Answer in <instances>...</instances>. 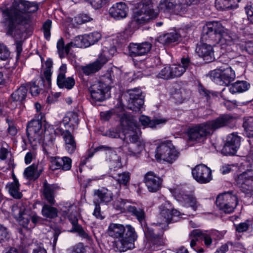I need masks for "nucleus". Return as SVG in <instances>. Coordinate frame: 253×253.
<instances>
[{"instance_id":"53","label":"nucleus","mask_w":253,"mask_h":253,"mask_svg":"<svg viewBox=\"0 0 253 253\" xmlns=\"http://www.w3.org/2000/svg\"><path fill=\"white\" fill-rule=\"evenodd\" d=\"M84 36L86 40L89 42V46L97 42L101 37L100 33H89L84 34Z\"/></svg>"},{"instance_id":"33","label":"nucleus","mask_w":253,"mask_h":253,"mask_svg":"<svg viewBox=\"0 0 253 253\" xmlns=\"http://www.w3.org/2000/svg\"><path fill=\"white\" fill-rule=\"evenodd\" d=\"M12 178L13 181L8 183L6 185V187L8 189L12 197L15 199H20L22 196V194L19 191V183L18 180L14 174H12Z\"/></svg>"},{"instance_id":"24","label":"nucleus","mask_w":253,"mask_h":253,"mask_svg":"<svg viewBox=\"0 0 253 253\" xmlns=\"http://www.w3.org/2000/svg\"><path fill=\"white\" fill-rule=\"evenodd\" d=\"M191 64L189 57H183L181 63L178 64H173L169 66L171 72L172 78L181 76Z\"/></svg>"},{"instance_id":"28","label":"nucleus","mask_w":253,"mask_h":253,"mask_svg":"<svg viewBox=\"0 0 253 253\" xmlns=\"http://www.w3.org/2000/svg\"><path fill=\"white\" fill-rule=\"evenodd\" d=\"M65 143V149L70 154L74 153L77 149V143L74 136L69 130L61 133Z\"/></svg>"},{"instance_id":"8","label":"nucleus","mask_w":253,"mask_h":253,"mask_svg":"<svg viewBox=\"0 0 253 253\" xmlns=\"http://www.w3.org/2000/svg\"><path fill=\"white\" fill-rule=\"evenodd\" d=\"M238 198L231 192L219 195L216 198V205L219 209L225 213L232 212L238 205Z\"/></svg>"},{"instance_id":"46","label":"nucleus","mask_w":253,"mask_h":253,"mask_svg":"<svg viewBox=\"0 0 253 253\" xmlns=\"http://www.w3.org/2000/svg\"><path fill=\"white\" fill-rule=\"evenodd\" d=\"M70 43H72V48H86L89 46V42L86 40L84 34L76 37Z\"/></svg>"},{"instance_id":"62","label":"nucleus","mask_w":253,"mask_h":253,"mask_svg":"<svg viewBox=\"0 0 253 253\" xmlns=\"http://www.w3.org/2000/svg\"><path fill=\"white\" fill-rule=\"evenodd\" d=\"M236 230L238 232H243L246 231L249 228V221L246 220L244 222L240 223L235 225Z\"/></svg>"},{"instance_id":"50","label":"nucleus","mask_w":253,"mask_h":253,"mask_svg":"<svg viewBox=\"0 0 253 253\" xmlns=\"http://www.w3.org/2000/svg\"><path fill=\"white\" fill-rule=\"evenodd\" d=\"M243 127L249 137H253V117H250L245 119Z\"/></svg>"},{"instance_id":"4","label":"nucleus","mask_w":253,"mask_h":253,"mask_svg":"<svg viewBox=\"0 0 253 253\" xmlns=\"http://www.w3.org/2000/svg\"><path fill=\"white\" fill-rule=\"evenodd\" d=\"M223 57H220L217 62L218 67L211 71L210 77L215 83L227 86L234 80L235 73L227 63H223Z\"/></svg>"},{"instance_id":"59","label":"nucleus","mask_w":253,"mask_h":253,"mask_svg":"<svg viewBox=\"0 0 253 253\" xmlns=\"http://www.w3.org/2000/svg\"><path fill=\"white\" fill-rule=\"evenodd\" d=\"M9 237L7 228L0 224V243L7 240Z\"/></svg>"},{"instance_id":"22","label":"nucleus","mask_w":253,"mask_h":253,"mask_svg":"<svg viewBox=\"0 0 253 253\" xmlns=\"http://www.w3.org/2000/svg\"><path fill=\"white\" fill-rule=\"evenodd\" d=\"M159 8L164 12H173L177 13L185 7H183V1L176 2V0H161Z\"/></svg>"},{"instance_id":"45","label":"nucleus","mask_w":253,"mask_h":253,"mask_svg":"<svg viewBox=\"0 0 253 253\" xmlns=\"http://www.w3.org/2000/svg\"><path fill=\"white\" fill-rule=\"evenodd\" d=\"M112 177L119 184L126 186L130 180V173L128 172L116 173H111Z\"/></svg>"},{"instance_id":"43","label":"nucleus","mask_w":253,"mask_h":253,"mask_svg":"<svg viewBox=\"0 0 253 253\" xmlns=\"http://www.w3.org/2000/svg\"><path fill=\"white\" fill-rule=\"evenodd\" d=\"M53 62L51 59H48L45 63V68L43 71V75L41 76V79L43 83L46 81L47 84L50 85L51 84V77L52 72L51 69L52 67Z\"/></svg>"},{"instance_id":"30","label":"nucleus","mask_w":253,"mask_h":253,"mask_svg":"<svg viewBox=\"0 0 253 253\" xmlns=\"http://www.w3.org/2000/svg\"><path fill=\"white\" fill-rule=\"evenodd\" d=\"M107 233L115 239H120L126 236V228L122 224L112 223L108 226Z\"/></svg>"},{"instance_id":"6","label":"nucleus","mask_w":253,"mask_h":253,"mask_svg":"<svg viewBox=\"0 0 253 253\" xmlns=\"http://www.w3.org/2000/svg\"><path fill=\"white\" fill-rule=\"evenodd\" d=\"M179 153L175 150L170 142H164L160 144L156 151L155 157L158 160H163L172 163L178 157Z\"/></svg>"},{"instance_id":"39","label":"nucleus","mask_w":253,"mask_h":253,"mask_svg":"<svg viewBox=\"0 0 253 253\" xmlns=\"http://www.w3.org/2000/svg\"><path fill=\"white\" fill-rule=\"evenodd\" d=\"M126 209L128 212L136 217L141 224L145 221V213L141 208L135 206H128Z\"/></svg>"},{"instance_id":"3","label":"nucleus","mask_w":253,"mask_h":253,"mask_svg":"<svg viewBox=\"0 0 253 253\" xmlns=\"http://www.w3.org/2000/svg\"><path fill=\"white\" fill-rule=\"evenodd\" d=\"M138 7L134 12L133 19L129 23L130 30H139L143 23L157 16L153 8V0H142Z\"/></svg>"},{"instance_id":"27","label":"nucleus","mask_w":253,"mask_h":253,"mask_svg":"<svg viewBox=\"0 0 253 253\" xmlns=\"http://www.w3.org/2000/svg\"><path fill=\"white\" fill-rule=\"evenodd\" d=\"M128 8L126 5L122 2L113 5L109 9V14L115 19L125 18L127 15Z\"/></svg>"},{"instance_id":"56","label":"nucleus","mask_w":253,"mask_h":253,"mask_svg":"<svg viewBox=\"0 0 253 253\" xmlns=\"http://www.w3.org/2000/svg\"><path fill=\"white\" fill-rule=\"evenodd\" d=\"M127 202V201L126 200L118 198L114 201L113 207L116 210L122 211L125 210L126 205Z\"/></svg>"},{"instance_id":"29","label":"nucleus","mask_w":253,"mask_h":253,"mask_svg":"<svg viewBox=\"0 0 253 253\" xmlns=\"http://www.w3.org/2000/svg\"><path fill=\"white\" fill-rule=\"evenodd\" d=\"M196 52L198 55L208 60V62L211 61L213 56L212 47L206 43H201L198 44L196 48Z\"/></svg>"},{"instance_id":"26","label":"nucleus","mask_w":253,"mask_h":253,"mask_svg":"<svg viewBox=\"0 0 253 253\" xmlns=\"http://www.w3.org/2000/svg\"><path fill=\"white\" fill-rule=\"evenodd\" d=\"M93 196L95 202L98 204H107L113 200L112 192L105 188L94 190Z\"/></svg>"},{"instance_id":"2","label":"nucleus","mask_w":253,"mask_h":253,"mask_svg":"<svg viewBox=\"0 0 253 253\" xmlns=\"http://www.w3.org/2000/svg\"><path fill=\"white\" fill-rule=\"evenodd\" d=\"M234 118L229 114H224L214 120L207 121L190 128L188 130L189 139L191 141H199L202 138L220 128L231 126L234 121Z\"/></svg>"},{"instance_id":"37","label":"nucleus","mask_w":253,"mask_h":253,"mask_svg":"<svg viewBox=\"0 0 253 253\" xmlns=\"http://www.w3.org/2000/svg\"><path fill=\"white\" fill-rule=\"evenodd\" d=\"M62 123L65 126H68L73 129L76 128L79 124V119L77 114L74 112H69L67 113L63 119Z\"/></svg>"},{"instance_id":"32","label":"nucleus","mask_w":253,"mask_h":253,"mask_svg":"<svg viewBox=\"0 0 253 253\" xmlns=\"http://www.w3.org/2000/svg\"><path fill=\"white\" fill-rule=\"evenodd\" d=\"M69 220L72 224V228L71 229V232L77 233L78 235L82 238L85 239L87 240H90L91 239V237L88 233H86L83 227L78 224V219L76 216L70 215L69 216Z\"/></svg>"},{"instance_id":"58","label":"nucleus","mask_w":253,"mask_h":253,"mask_svg":"<svg viewBox=\"0 0 253 253\" xmlns=\"http://www.w3.org/2000/svg\"><path fill=\"white\" fill-rule=\"evenodd\" d=\"M228 0H215V6L217 9L223 10L229 9Z\"/></svg>"},{"instance_id":"64","label":"nucleus","mask_w":253,"mask_h":253,"mask_svg":"<svg viewBox=\"0 0 253 253\" xmlns=\"http://www.w3.org/2000/svg\"><path fill=\"white\" fill-rule=\"evenodd\" d=\"M245 9L249 20L253 23V6L251 5H247Z\"/></svg>"},{"instance_id":"20","label":"nucleus","mask_w":253,"mask_h":253,"mask_svg":"<svg viewBox=\"0 0 253 253\" xmlns=\"http://www.w3.org/2000/svg\"><path fill=\"white\" fill-rule=\"evenodd\" d=\"M241 139L239 136L233 133L227 138L226 142L222 152L226 155H234L240 146Z\"/></svg>"},{"instance_id":"41","label":"nucleus","mask_w":253,"mask_h":253,"mask_svg":"<svg viewBox=\"0 0 253 253\" xmlns=\"http://www.w3.org/2000/svg\"><path fill=\"white\" fill-rule=\"evenodd\" d=\"M72 44L70 42L64 45L63 38H60L57 42V48L59 55L61 58H64L66 55H68L72 48Z\"/></svg>"},{"instance_id":"51","label":"nucleus","mask_w":253,"mask_h":253,"mask_svg":"<svg viewBox=\"0 0 253 253\" xmlns=\"http://www.w3.org/2000/svg\"><path fill=\"white\" fill-rule=\"evenodd\" d=\"M184 202L187 203L194 211H196L200 206L195 197L192 195H185L183 198Z\"/></svg>"},{"instance_id":"18","label":"nucleus","mask_w":253,"mask_h":253,"mask_svg":"<svg viewBox=\"0 0 253 253\" xmlns=\"http://www.w3.org/2000/svg\"><path fill=\"white\" fill-rule=\"evenodd\" d=\"M88 89L92 99L99 102L103 101L106 99L105 93L108 91L106 84L99 82L91 85Z\"/></svg>"},{"instance_id":"52","label":"nucleus","mask_w":253,"mask_h":253,"mask_svg":"<svg viewBox=\"0 0 253 253\" xmlns=\"http://www.w3.org/2000/svg\"><path fill=\"white\" fill-rule=\"evenodd\" d=\"M92 20V18H91L88 14H81L75 16L73 19L72 21L78 25H80L90 21Z\"/></svg>"},{"instance_id":"10","label":"nucleus","mask_w":253,"mask_h":253,"mask_svg":"<svg viewBox=\"0 0 253 253\" xmlns=\"http://www.w3.org/2000/svg\"><path fill=\"white\" fill-rule=\"evenodd\" d=\"M235 33H202L201 37L202 42L206 41L208 37L215 38V42L221 45L231 44L236 40L237 36Z\"/></svg>"},{"instance_id":"17","label":"nucleus","mask_w":253,"mask_h":253,"mask_svg":"<svg viewBox=\"0 0 253 253\" xmlns=\"http://www.w3.org/2000/svg\"><path fill=\"white\" fill-rule=\"evenodd\" d=\"M128 54L131 57L143 56L150 52L152 44L149 42L130 43L128 46Z\"/></svg>"},{"instance_id":"49","label":"nucleus","mask_w":253,"mask_h":253,"mask_svg":"<svg viewBox=\"0 0 253 253\" xmlns=\"http://www.w3.org/2000/svg\"><path fill=\"white\" fill-rule=\"evenodd\" d=\"M192 233L197 240L199 239L203 240L207 246L211 245L212 243L211 237L206 233L199 230H194Z\"/></svg>"},{"instance_id":"16","label":"nucleus","mask_w":253,"mask_h":253,"mask_svg":"<svg viewBox=\"0 0 253 253\" xmlns=\"http://www.w3.org/2000/svg\"><path fill=\"white\" fill-rule=\"evenodd\" d=\"M107 53L101 54L94 62L81 67V71L85 75L88 76L98 71L108 61L109 57Z\"/></svg>"},{"instance_id":"54","label":"nucleus","mask_w":253,"mask_h":253,"mask_svg":"<svg viewBox=\"0 0 253 253\" xmlns=\"http://www.w3.org/2000/svg\"><path fill=\"white\" fill-rule=\"evenodd\" d=\"M10 52L7 47L0 42V59L5 61L10 56Z\"/></svg>"},{"instance_id":"19","label":"nucleus","mask_w":253,"mask_h":253,"mask_svg":"<svg viewBox=\"0 0 253 253\" xmlns=\"http://www.w3.org/2000/svg\"><path fill=\"white\" fill-rule=\"evenodd\" d=\"M144 182L149 192H156L161 188L163 179L154 172L150 171L145 174Z\"/></svg>"},{"instance_id":"15","label":"nucleus","mask_w":253,"mask_h":253,"mask_svg":"<svg viewBox=\"0 0 253 253\" xmlns=\"http://www.w3.org/2000/svg\"><path fill=\"white\" fill-rule=\"evenodd\" d=\"M12 215L19 224L27 230L34 227L33 223H30L31 216L24 211V209L17 206L12 208Z\"/></svg>"},{"instance_id":"47","label":"nucleus","mask_w":253,"mask_h":253,"mask_svg":"<svg viewBox=\"0 0 253 253\" xmlns=\"http://www.w3.org/2000/svg\"><path fill=\"white\" fill-rule=\"evenodd\" d=\"M144 148V144L141 141L128 144V154L131 156H135L137 154H140Z\"/></svg>"},{"instance_id":"36","label":"nucleus","mask_w":253,"mask_h":253,"mask_svg":"<svg viewBox=\"0 0 253 253\" xmlns=\"http://www.w3.org/2000/svg\"><path fill=\"white\" fill-rule=\"evenodd\" d=\"M179 38V33H165L160 36L157 40L160 43L166 45L178 41Z\"/></svg>"},{"instance_id":"31","label":"nucleus","mask_w":253,"mask_h":253,"mask_svg":"<svg viewBox=\"0 0 253 253\" xmlns=\"http://www.w3.org/2000/svg\"><path fill=\"white\" fill-rule=\"evenodd\" d=\"M106 160L109 164V167L112 172H115L117 169L121 168L122 165L121 157L118 156L115 151L113 150L106 153Z\"/></svg>"},{"instance_id":"21","label":"nucleus","mask_w":253,"mask_h":253,"mask_svg":"<svg viewBox=\"0 0 253 253\" xmlns=\"http://www.w3.org/2000/svg\"><path fill=\"white\" fill-rule=\"evenodd\" d=\"M66 65L62 64L59 68V73L57 78V84L60 88L71 89L75 85V81L72 77L66 78Z\"/></svg>"},{"instance_id":"23","label":"nucleus","mask_w":253,"mask_h":253,"mask_svg":"<svg viewBox=\"0 0 253 253\" xmlns=\"http://www.w3.org/2000/svg\"><path fill=\"white\" fill-rule=\"evenodd\" d=\"M51 168L52 170L61 169L69 170L72 166V160L68 157H56L52 158Z\"/></svg>"},{"instance_id":"61","label":"nucleus","mask_w":253,"mask_h":253,"mask_svg":"<svg viewBox=\"0 0 253 253\" xmlns=\"http://www.w3.org/2000/svg\"><path fill=\"white\" fill-rule=\"evenodd\" d=\"M71 253H86V249L82 243H79L71 248Z\"/></svg>"},{"instance_id":"48","label":"nucleus","mask_w":253,"mask_h":253,"mask_svg":"<svg viewBox=\"0 0 253 253\" xmlns=\"http://www.w3.org/2000/svg\"><path fill=\"white\" fill-rule=\"evenodd\" d=\"M58 211L56 208L48 205H44L42 210V215L49 218H54L57 216Z\"/></svg>"},{"instance_id":"5","label":"nucleus","mask_w":253,"mask_h":253,"mask_svg":"<svg viewBox=\"0 0 253 253\" xmlns=\"http://www.w3.org/2000/svg\"><path fill=\"white\" fill-rule=\"evenodd\" d=\"M120 123L124 129V140L128 143H136L141 141L138 133L140 131L136 121L127 113L119 115Z\"/></svg>"},{"instance_id":"63","label":"nucleus","mask_w":253,"mask_h":253,"mask_svg":"<svg viewBox=\"0 0 253 253\" xmlns=\"http://www.w3.org/2000/svg\"><path fill=\"white\" fill-rule=\"evenodd\" d=\"M198 90L200 94L201 95L205 96L207 100H209L211 98V94L213 95V93H211L210 91L206 89L203 86L200 84L199 85Z\"/></svg>"},{"instance_id":"57","label":"nucleus","mask_w":253,"mask_h":253,"mask_svg":"<svg viewBox=\"0 0 253 253\" xmlns=\"http://www.w3.org/2000/svg\"><path fill=\"white\" fill-rule=\"evenodd\" d=\"M159 78L164 79H169L172 78L171 72L169 66L164 68L158 74Z\"/></svg>"},{"instance_id":"34","label":"nucleus","mask_w":253,"mask_h":253,"mask_svg":"<svg viewBox=\"0 0 253 253\" xmlns=\"http://www.w3.org/2000/svg\"><path fill=\"white\" fill-rule=\"evenodd\" d=\"M199 28L207 32H224V28L222 24L218 21H209L199 24Z\"/></svg>"},{"instance_id":"55","label":"nucleus","mask_w":253,"mask_h":253,"mask_svg":"<svg viewBox=\"0 0 253 253\" xmlns=\"http://www.w3.org/2000/svg\"><path fill=\"white\" fill-rule=\"evenodd\" d=\"M27 88L28 87L30 89V92L33 96H38L41 91V89L39 86L36 85L35 82H31L25 84Z\"/></svg>"},{"instance_id":"42","label":"nucleus","mask_w":253,"mask_h":253,"mask_svg":"<svg viewBox=\"0 0 253 253\" xmlns=\"http://www.w3.org/2000/svg\"><path fill=\"white\" fill-rule=\"evenodd\" d=\"M250 84L246 81H237L229 87L232 93L242 92L248 89Z\"/></svg>"},{"instance_id":"35","label":"nucleus","mask_w":253,"mask_h":253,"mask_svg":"<svg viewBox=\"0 0 253 253\" xmlns=\"http://www.w3.org/2000/svg\"><path fill=\"white\" fill-rule=\"evenodd\" d=\"M43 194L45 199L49 203L54 204L55 202L54 192L57 187L55 185L49 184L46 182L43 183Z\"/></svg>"},{"instance_id":"12","label":"nucleus","mask_w":253,"mask_h":253,"mask_svg":"<svg viewBox=\"0 0 253 253\" xmlns=\"http://www.w3.org/2000/svg\"><path fill=\"white\" fill-rule=\"evenodd\" d=\"M193 178L201 184L207 183L212 179L211 170L204 164L196 166L192 170Z\"/></svg>"},{"instance_id":"9","label":"nucleus","mask_w":253,"mask_h":253,"mask_svg":"<svg viewBox=\"0 0 253 253\" xmlns=\"http://www.w3.org/2000/svg\"><path fill=\"white\" fill-rule=\"evenodd\" d=\"M160 212L157 217L156 224L162 225V227H166L168 224L173 220V217L178 216L180 212L173 209L169 203L166 202L160 208Z\"/></svg>"},{"instance_id":"60","label":"nucleus","mask_w":253,"mask_h":253,"mask_svg":"<svg viewBox=\"0 0 253 253\" xmlns=\"http://www.w3.org/2000/svg\"><path fill=\"white\" fill-rule=\"evenodd\" d=\"M123 113H126V112L123 111H122V112L121 114H118V112L115 111L114 110H111L106 111V112H101L100 116H101V117L103 119H104L105 121H107L111 118V117L113 114H116V113L117 114V115L119 116V118H120L119 115H123Z\"/></svg>"},{"instance_id":"14","label":"nucleus","mask_w":253,"mask_h":253,"mask_svg":"<svg viewBox=\"0 0 253 253\" xmlns=\"http://www.w3.org/2000/svg\"><path fill=\"white\" fill-rule=\"evenodd\" d=\"M141 227L144 233L145 238L147 242L154 246L159 247L164 245V242L163 235L160 234H156L154 232V229L149 226L145 221L141 224ZM155 247H154V249Z\"/></svg>"},{"instance_id":"25","label":"nucleus","mask_w":253,"mask_h":253,"mask_svg":"<svg viewBox=\"0 0 253 253\" xmlns=\"http://www.w3.org/2000/svg\"><path fill=\"white\" fill-rule=\"evenodd\" d=\"M8 35L11 36L14 40L16 52V58L18 60L23 51V44L28 36L26 33H8Z\"/></svg>"},{"instance_id":"38","label":"nucleus","mask_w":253,"mask_h":253,"mask_svg":"<svg viewBox=\"0 0 253 253\" xmlns=\"http://www.w3.org/2000/svg\"><path fill=\"white\" fill-rule=\"evenodd\" d=\"M28 89L25 84H22L11 95L13 101L22 102L26 99Z\"/></svg>"},{"instance_id":"7","label":"nucleus","mask_w":253,"mask_h":253,"mask_svg":"<svg viewBox=\"0 0 253 253\" xmlns=\"http://www.w3.org/2000/svg\"><path fill=\"white\" fill-rule=\"evenodd\" d=\"M127 231L126 236L117 239L114 242L115 248L117 251L125 252L133 249L134 242L137 239V235L134 228L130 225L126 226Z\"/></svg>"},{"instance_id":"40","label":"nucleus","mask_w":253,"mask_h":253,"mask_svg":"<svg viewBox=\"0 0 253 253\" xmlns=\"http://www.w3.org/2000/svg\"><path fill=\"white\" fill-rule=\"evenodd\" d=\"M42 170H38L37 166L33 164L27 167L24 171V175L30 180H36L40 175Z\"/></svg>"},{"instance_id":"1","label":"nucleus","mask_w":253,"mask_h":253,"mask_svg":"<svg viewBox=\"0 0 253 253\" xmlns=\"http://www.w3.org/2000/svg\"><path fill=\"white\" fill-rule=\"evenodd\" d=\"M39 5L36 2L25 0H14L10 9L2 10L3 17L7 24L8 32L16 28L17 25L26 26L31 22L30 13L38 10Z\"/></svg>"},{"instance_id":"11","label":"nucleus","mask_w":253,"mask_h":253,"mask_svg":"<svg viewBox=\"0 0 253 253\" xmlns=\"http://www.w3.org/2000/svg\"><path fill=\"white\" fill-rule=\"evenodd\" d=\"M129 99L128 100L127 108L134 112L140 110L144 104V96L139 88H135L128 90Z\"/></svg>"},{"instance_id":"44","label":"nucleus","mask_w":253,"mask_h":253,"mask_svg":"<svg viewBox=\"0 0 253 253\" xmlns=\"http://www.w3.org/2000/svg\"><path fill=\"white\" fill-rule=\"evenodd\" d=\"M139 120L141 125L144 127L148 126L150 127H155L156 125L166 122V121L163 119L150 120L148 117L143 115L139 117Z\"/></svg>"},{"instance_id":"13","label":"nucleus","mask_w":253,"mask_h":253,"mask_svg":"<svg viewBox=\"0 0 253 253\" xmlns=\"http://www.w3.org/2000/svg\"><path fill=\"white\" fill-rule=\"evenodd\" d=\"M43 132L42 123L39 120H33L28 124L27 135L31 143L32 141L40 140Z\"/></svg>"}]
</instances>
